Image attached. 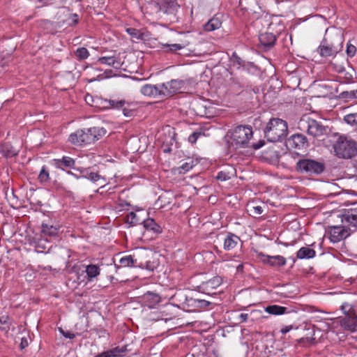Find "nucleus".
<instances>
[{
	"mask_svg": "<svg viewBox=\"0 0 357 357\" xmlns=\"http://www.w3.org/2000/svg\"><path fill=\"white\" fill-rule=\"evenodd\" d=\"M264 310L270 314L282 315L286 313L287 307L278 305H271L266 307Z\"/></svg>",
	"mask_w": 357,
	"mask_h": 357,
	"instance_id": "nucleus-20",
	"label": "nucleus"
},
{
	"mask_svg": "<svg viewBox=\"0 0 357 357\" xmlns=\"http://www.w3.org/2000/svg\"><path fill=\"white\" fill-rule=\"evenodd\" d=\"M87 178L92 181L93 182H97V181H99L100 180H103L105 181V179L103 178H102L98 173H96V172H91Z\"/></svg>",
	"mask_w": 357,
	"mask_h": 357,
	"instance_id": "nucleus-38",
	"label": "nucleus"
},
{
	"mask_svg": "<svg viewBox=\"0 0 357 357\" xmlns=\"http://www.w3.org/2000/svg\"><path fill=\"white\" fill-rule=\"evenodd\" d=\"M341 310L346 316L350 315L351 314H356L352 305L347 303H344L342 305Z\"/></svg>",
	"mask_w": 357,
	"mask_h": 357,
	"instance_id": "nucleus-35",
	"label": "nucleus"
},
{
	"mask_svg": "<svg viewBox=\"0 0 357 357\" xmlns=\"http://www.w3.org/2000/svg\"><path fill=\"white\" fill-rule=\"evenodd\" d=\"M326 233L331 242L335 243L349 236L350 229L346 228V225H344L329 226Z\"/></svg>",
	"mask_w": 357,
	"mask_h": 357,
	"instance_id": "nucleus-6",
	"label": "nucleus"
},
{
	"mask_svg": "<svg viewBox=\"0 0 357 357\" xmlns=\"http://www.w3.org/2000/svg\"><path fill=\"white\" fill-rule=\"evenodd\" d=\"M1 152L6 157H10L17 154V151L8 145H2L0 146Z\"/></svg>",
	"mask_w": 357,
	"mask_h": 357,
	"instance_id": "nucleus-30",
	"label": "nucleus"
},
{
	"mask_svg": "<svg viewBox=\"0 0 357 357\" xmlns=\"http://www.w3.org/2000/svg\"><path fill=\"white\" fill-rule=\"evenodd\" d=\"M239 241L240 238L238 236L233 234H229L224 241V248L228 250H231L237 245Z\"/></svg>",
	"mask_w": 357,
	"mask_h": 357,
	"instance_id": "nucleus-16",
	"label": "nucleus"
},
{
	"mask_svg": "<svg viewBox=\"0 0 357 357\" xmlns=\"http://www.w3.org/2000/svg\"><path fill=\"white\" fill-rule=\"evenodd\" d=\"M237 59H238L237 63H238L240 64V59L238 58Z\"/></svg>",
	"mask_w": 357,
	"mask_h": 357,
	"instance_id": "nucleus-56",
	"label": "nucleus"
},
{
	"mask_svg": "<svg viewBox=\"0 0 357 357\" xmlns=\"http://www.w3.org/2000/svg\"><path fill=\"white\" fill-rule=\"evenodd\" d=\"M164 47H167L169 48V50L171 52H176L177 50H180L183 48V46L180 44H166L163 45Z\"/></svg>",
	"mask_w": 357,
	"mask_h": 357,
	"instance_id": "nucleus-39",
	"label": "nucleus"
},
{
	"mask_svg": "<svg viewBox=\"0 0 357 357\" xmlns=\"http://www.w3.org/2000/svg\"><path fill=\"white\" fill-rule=\"evenodd\" d=\"M192 167V164L190 163H188V162H185L184 163L183 165H182L179 168H178V170H179V173H185L188 171H189L190 169H191Z\"/></svg>",
	"mask_w": 357,
	"mask_h": 357,
	"instance_id": "nucleus-42",
	"label": "nucleus"
},
{
	"mask_svg": "<svg viewBox=\"0 0 357 357\" xmlns=\"http://www.w3.org/2000/svg\"><path fill=\"white\" fill-rule=\"evenodd\" d=\"M105 134L106 130L100 127L79 129L70 134L68 140L74 145L84 146L98 140Z\"/></svg>",
	"mask_w": 357,
	"mask_h": 357,
	"instance_id": "nucleus-1",
	"label": "nucleus"
},
{
	"mask_svg": "<svg viewBox=\"0 0 357 357\" xmlns=\"http://www.w3.org/2000/svg\"><path fill=\"white\" fill-rule=\"evenodd\" d=\"M263 209L262 207L260 206H257L253 207V213L256 215H260L262 213Z\"/></svg>",
	"mask_w": 357,
	"mask_h": 357,
	"instance_id": "nucleus-46",
	"label": "nucleus"
},
{
	"mask_svg": "<svg viewBox=\"0 0 357 357\" xmlns=\"http://www.w3.org/2000/svg\"><path fill=\"white\" fill-rule=\"evenodd\" d=\"M75 55L79 59H85L88 58L89 53L86 48L80 47L76 50Z\"/></svg>",
	"mask_w": 357,
	"mask_h": 357,
	"instance_id": "nucleus-33",
	"label": "nucleus"
},
{
	"mask_svg": "<svg viewBox=\"0 0 357 357\" xmlns=\"http://www.w3.org/2000/svg\"><path fill=\"white\" fill-rule=\"evenodd\" d=\"M344 70V67L342 66H340L337 67V68L336 69V70L338 72V73H341L342 72L343 70Z\"/></svg>",
	"mask_w": 357,
	"mask_h": 357,
	"instance_id": "nucleus-54",
	"label": "nucleus"
},
{
	"mask_svg": "<svg viewBox=\"0 0 357 357\" xmlns=\"http://www.w3.org/2000/svg\"><path fill=\"white\" fill-rule=\"evenodd\" d=\"M260 43L264 47H271L275 42V36L271 33H263L259 36Z\"/></svg>",
	"mask_w": 357,
	"mask_h": 357,
	"instance_id": "nucleus-17",
	"label": "nucleus"
},
{
	"mask_svg": "<svg viewBox=\"0 0 357 357\" xmlns=\"http://www.w3.org/2000/svg\"><path fill=\"white\" fill-rule=\"evenodd\" d=\"M127 32L135 38H139L140 33L138 30L132 28H129L126 29Z\"/></svg>",
	"mask_w": 357,
	"mask_h": 357,
	"instance_id": "nucleus-43",
	"label": "nucleus"
},
{
	"mask_svg": "<svg viewBox=\"0 0 357 357\" xmlns=\"http://www.w3.org/2000/svg\"><path fill=\"white\" fill-rule=\"evenodd\" d=\"M253 135L251 127L238 126L227 132L226 137L229 146L234 149L247 147Z\"/></svg>",
	"mask_w": 357,
	"mask_h": 357,
	"instance_id": "nucleus-2",
	"label": "nucleus"
},
{
	"mask_svg": "<svg viewBox=\"0 0 357 357\" xmlns=\"http://www.w3.org/2000/svg\"><path fill=\"white\" fill-rule=\"evenodd\" d=\"M9 318L8 317H0V329L4 331L9 330Z\"/></svg>",
	"mask_w": 357,
	"mask_h": 357,
	"instance_id": "nucleus-36",
	"label": "nucleus"
},
{
	"mask_svg": "<svg viewBox=\"0 0 357 357\" xmlns=\"http://www.w3.org/2000/svg\"><path fill=\"white\" fill-rule=\"evenodd\" d=\"M201 135H202V132H193L192 134H191L189 136L188 141L191 144H195L197 142L199 137H200Z\"/></svg>",
	"mask_w": 357,
	"mask_h": 357,
	"instance_id": "nucleus-41",
	"label": "nucleus"
},
{
	"mask_svg": "<svg viewBox=\"0 0 357 357\" xmlns=\"http://www.w3.org/2000/svg\"><path fill=\"white\" fill-rule=\"evenodd\" d=\"M222 282V280L219 276L213 277L212 279L202 282L199 288L203 291V292L211 294V291L216 288H218Z\"/></svg>",
	"mask_w": 357,
	"mask_h": 357,
	"instance_id": "nucleus-14",
	"label": "nucleus"
},
{
	"mask_svg": "<svg viewBox=\"0 0 357 357\" xmlns=\"http://www.w3.org/2000/svg\"><path fill=\"white\" fill-rule=\"evenodd\" d=\"M103 103L105 105H103L101 107L102 109L107 108L108 107H112L113 108H121V107H124V105H126V101L123 100H109V101L104 100Z\"/></svg>",
	"mask_w": 357,
	"mask_h": 357,
	"instance_id": "nucleus-27",
	"label": "nucleus"
},
{
	"mask_svg": "<svg viewBox=\"0 0 357 357\" xmlns=\"http://www.w3.org/2000/svg\"><path fill=\"white\" fill-rule=\"evenodd\" d=\"M86 273L89 281H91L100 274V268L95 264H90L86 267Z\"/></svg>",
	"mask_w": 357,
	"mask_h": 357,
	"instance_id": "nucleus-25",
	"label": "nucleus"
},
{
	"mask_svg": "<svg viewBox=\"0 0 357 357\" xmlns=\"http://www.w3.org/2000/svg\"><path fill=\"white\" fill-rule=\"evenodd\" d=\"M71 18H72V21H73L75 24L77 23L78 18H77V15L76 14H73V15H72Z\"/></svg>",
	"mask_w": 357,
	"mask_h": 357,
	"instance_id": "nucleus-52",
	"label": "nucleus"
},
{
	"mask_svg": "<svg viewBox=\"0 0 357 357\" xmlns=\"http://www.w3.org/2000/svg\"><path fill=\"white\" fill-rule=\"evenodd\" d=\"M343 120L348 125L357 126V112L345 115Z\"/></svg>",
	"mask_w": 357,
	"mask_h": 357,
	"instance_id": "nucleus-28",
	"label": "nucleus"
},
{
	"mask_svg": "<svg viewBox=\"0 0 357 357\" xmlns=\"http://www.w3.org/2000/svg\"><path fill=\"white\" fill-rule=\"evenodd\" d=\"M59 331L62 335L67 338L73 339L75 337V334L70 332H64L61 328H59Z\"/></svg>",
	"mask_w": 357,
	"mask_h": 357,
	"instance_id": "nucleus-45",
	"label": "nucleus"
},
{
	"mask_svg": "<svg viewBox=\"0 0 357 357\" xmlns=\"http://www.w3.org/2000/svg\"><path fill=\"white\" fill-rule=\"evenodd\" d=\"M342 222L344 225L347 227L351 226L353 227H357V213L356 211H348L344 213L342 218Z\"/></svg>",
	"mask_w": 357,
	"mask_h": 357,
	"instance_id": "nucleus-15",
	"label": "nucleus"
},
{
	"mask_svg": "<svg viewBox=\"0 0 357 357\" xmlns=\"http://www.w3.org/2000/svg\"><path fill=\"white\" fill-rule=\"evenodd\" d=\"M146 268L151 269V268L148 265H146Z\"/></svg>",
	"mask_w": 357,
	"mask_h": 357,
	"instance_id": "nucleus-57",
	"label": "nucleus"
},
{
	"mask_svg": "<svg viewBox=\"0 0 357 357\" xmlns=\"http://www.w3.org/2000/svg\"><path fill=\"white\" fill-rule=\"evenodd\" d=\"M98 62L102 64H105L114 67L115 68H120L121 65V61L113 56L100 57L98 59Z\"/></svg>",
	"mask_w": 357,
	"mask_h": 357,
	"instance_id": "nucleus-18",
	"label": "nucleus"
},
{
	"mask_svg": "<svg viewBox=\"0 0 357 357\" xmlns=\"http://www.w3.org/2000/svg\"><path fill=\"white\" fill-rule=\"evenodd\" d=\"M315 256V251L307 247H303L297 252V257L299 259H310Z\"/></svg>",
	"mask_w": 357,
	"mask_h": 357,
	"instance_id": "nucleus-22",
	"label": "nucleus"
},
{
	"mask_svg": "<svg viewBox=\"0 0 357 357\" xmlns=\"http://www.w3.org/2000/svg\"><path fill=\"white\" fill-rule=\"evenodd\" d=\"M221 21L217 18L213 17L204 26V29L206 31H213L218 29L221 26Z\"/></svg>",
	"mask_w": 357,
	"mask_h": 357,
	"instance_id": "nucleus-24",
	"label": "nucleus"
},
{
	"mask_svg": "<svg viewBox=\"0 0 357 357\" xmlns=\"http://www.w3.org/2000/svg\"><path fill=\"white\" fill-rule=\"evenodd\" d=\"M341 96L342 98L347 101L357 99V89L342 92Z\"/></svg>",
	"mask_w": 357,
	"mask_h": 357,
	"instance_id": "nucleus-32",
	"label": "nucleus"
},
{
	"mask_svg": "<svg viewBox=\"0 0 357 357\" xmlns=\"http://www.w3.org/2000/svg\"><path fill=\"white\" fill-rule=\"evenodd\" d=\"M143 225L145 229L152 231L155 234H160L162 231L161 227L152 218H147L144 220Z\"/></svg>",
	"mask_w": 357,
	"mask_h": 357,
	"instance_id": "nucleus-19",
	"label": "nucleus"
},
{
	"mask_svg": "<svg viewBox=\"0 0 357 357\" xmlns=\"http://www.w3.org/2000/svg\"><path fill=\"white\" fill-rule=\"evenodd\" d=\"M140 219L136 213L130 212L127 215L126 222L130 225H137L139 222Z\"/></svg>",
	"mask_w": 357,
	"mask_h": 357,
	"instance_id": "nucleus-31",
	"label": "nucleus"
},
{
	"mask_svg": "<svg viewBox=\"0 0 357 357\" xmlns=\"http://www.w3.org/2000/svg\"><path fill=\"white\" fill-rule=\"evenodd\" d=\"M264 145V142H260L259 144H254L252 146L255 149H259Z\"/></svg>",
	"mask_w": 357,
	"mask_h": 357,
	"instance_id": "nucleus-51",
	"label": "nucleus"
},
{
	"mask_svg": "<svg viewBox=\"0 0 357 357\" xmlns=\"http://www.w3.org/2000/svg\"><path fill=\"white\" fill-rule=\"evenodd\" d=\"M216 178H217V179L220 180V181H226V180H228L230 177L226 173H225L223 172H220L218 174Z\"/></svg>",
	"mask_w": 357,
	"mask_h": 357,
	"instance_id": "nucleus-44",
	"label": "nucleus"
},
{
	"mask_svg": "<svg viewBox=\"0 0 357 357\" xmlns=\"http://www.w3.org/2000/svg\"><path fill=\"white\" fill-rule=\"evenodd\" d=\"M333 324L340 325L344 330L354 332L357 331V314H351L341 319H336Z\"/></svg>",
	"mask_w": 357,
	"mask_h": 357,
	"instance_id": "nucleus-9",
	"label": "nucleus"
},
{
	"mask_svg": "<svg viewBox=\"0 0 357 357\" xmlns=\"http://www.w3.org/2000/svg\"><path fill=\"white\" fill-rule=\"evenodd\" d=\"M346 52H347V54L348 55V56L352 57L356 54V48L354 45H353L350 43H347Z\"/></svg>",
	"mask_w": 357,
	"mask_h": 357,
	"instance_id": "nucleus-37",
	"label": "nucleus"
},
{
	"mask_svg": "<svg viewBox=\"0 0 357 357\" xmlns=\"http://www.w3.org/2000/svg\"><path fill=\"white\" fill-rule=\"evenodd\" d=\"M59 228L57 226L43 223L42 232L45 236H56L59 233Z\"/></svg>",
	"mask_w": 357,
	"mask_h": 357,
	"instance_id": "nucleus-21",
	"label": "nucleus"
},
{
	"mask_svg": "<svg viewBox=\"0 0 357 357\" xmlns=\"http://www.w3.org/2000/svg\"><path fill=\"white\" fill-rule=\"evenodd\" d=\"M287 123L278 118L271 119L264 130L265 137L270 142L280 141L287 136Z\"/></svg>",
	"mask_w": 357,
	"mask_h": 357,
	"instance_id": "nucleus-3",
	"label": "nucleus"
},
{
	"mask_svg": "<svg viewBox=\"0 0 357 357\" xmlns=\"http://www.w3.org/2000/svg\"><path fill=\"white\" fill-rule=\"evenodd\" d=\"M144 299L146 302L148 303V305L150 307H153L160 301V298L157 294H154L152 292H147L144 296Z\"/></svg>",
	"mask_w": 357,
	"mask_h": 357,
	"instance_id": "nucleus-23",
	"label": "nucleus"
},
{
	"mask_svg": "<svg viewBox=\"0 0 357 357\" xmlns=\"http://www.w3.org/2000/svg\"><path fill=\"white\" fill-rule=\"evenodd\" d=\"M38 179L39 182L41 183H45L49 181L50 180V173L45 166H43L39 173L38 176Z\"/></svg>",
	"mask_w": 357,
	"mask_h": 357,
	"instance_id": "nucleus-29",
	"label": "nucleus"
},
{
	"mask_svg": "<svg viewBox=\"0 0 357 357\" xmlns=\"http://www.w3.org/2000/svg\"><path fill=\"white\" fill-rule=\"evenodd\" d=\"M292 328L293 326L291 325L283 327L280 331L282 334H286L287 333L289 332L292 329Z\"/></svg>",
	"mask_w": 357,
	"mask_h": 357,
	"instance_id": "nucleus-47",
	"label": "nucleus"
},
{
	"mask_svg": "<svg viewBox=\"0 0 357 357\" xmlns=\"http://www.w3.org/2000/svg\"><path fill=\"white\" fill-rule=\"evenodd\" d=\"M343 40L341 36L337 37V44H328L324 42L319 47V52L321 56H335L342 48Z\"/></svg>",
	"mask_w": 357,
	"mask_h": 357,
	"instance_id": "nucleus-7",
	"label": "nucleus"
},
{
	"mask_svg": "<svg viewBox=\"0 0 357 357\" xmlns=\"http://www.w3.org/2000/svg\"><path fill=\"white\" fill-rule=\"evenodd\" d=\"M334 151L339 158H351L357 154L356 144L346 136H340L334 144Z\"/></svg>",
	"mask_w": 357,
	"mask_h": 357,
	"instance_id": "nucleus-4",
	"label": "nucleus"
},
{
	"mask_svg": "<svg viewBox=\"0 0 357 357\" xmlns=\"http://www.w3.org/2000/svg\"><path fill=\"white\" fill-rule=\"evenodd\" d=\"M55 162L56 165L59 167L61 165H63L64 167L69 168H74V165L75 162L73 158L68 156H63L62 159L56 160Z\"/></svg>",
	"mask_w": 357,
	"mask_h": 357,
	"instance_id": "nucleus-26",
	"label": "nucleus"
},
{
	"mask_svg": "<svg viewBox=\"0 0 357 357\" xmlns=\"http://www.w3.org/2000/svg\"><path fill=\"white\" fill-rule=\"evenodd\" d=\"M307 146V139L302 134H294L287 141V146L290 149L301 150L306 148Z\"/></svg>",
	"mask_w": 357,
	"mask_h": 357,
	"instance_id": "nucleus-10",
	"label": "nucleus"
},
{
	"mask_svg": "<svg viewBox=\"0 0 357 357\" xmlns=\"http://www.w3.org/2000/svg\"><path fill=\"white\" fill-rule=\"evenodd\" d=\"M257 257L266 264L271 266L280 267L286 264V259L281 255L270 256L263 253H258Z\"/></svg>",
	"mask_w": 357,
	"mask_h": 357,
	"instance_id": "nucleus-11",
	"label": "nucleus"
},
{
	"mask_svg": "<svg viewBox=\"0 0 357 357\" xmlns=\"http://www.w3.org/2000/svg\"><path fill=\"white\" fill-rule=\"evenodd\" d=\"M184 86V82L179 79H172L167 83L161 84L162 97L171 96L181 92Z\"/></svg>",
	"mask_w": 357,
	"mask_h": 357,
	"instance_id": "nucleus-8",
	"label": "nucleus"
},
{
	"mask_svg": "<svg viewBox=\"0 0 357 357\" xmlns=\"http://www.w3.org/2000/svg\"><path fill=\"white\" fill-rule=\"evenodd\" d=\"M123 114L126 116H131L132 114V111L131 109H128L126 108L123 109Z\"/></svg>",
	"mask_w": 357,
	"mask_h": 357,
	"instance_id": "nucleus-49",
	"label": "nucleus"
},
{
	"mask_svg": "<svg viewBox=\"0 0 357 357\" xmlns=\"http://www.w3.org/2000/svg\"><path fill=\"white\" fill-rule=\"evenodd\" d=\"M248 318V314H245V313H241L240 315H239V319L241 322H245L247 321Z\"/></svg>",
	"mask_w": 357,
	"mask_h": 357,
	"instance_id": "nucleus-48",
	"label": "nucleus"
},
{
	"mask_svg": "<svg viewBox=\"0 0 357 357\" xmlns=\"http://www.w3.org/2000/svg\"><path fill=\"white\" fill-rule=\"evenodd\" d=\"M28 345V342L26 340L22 338L21 342V348L23 349Z\"/></svg>",
	"mask_w": 357,
	"mask_h": 357,
	"instance_id": "nucleus-50",
	"label": "nucleus"
},
{
	"mask_svg": "<svg viewBox=\"0 0 357 357\" xmlns=\"http://www.w3.org/2000/svg\"><path fill=\"white\" fill-rule=\"evenodd\" d=\"M243 269V264H239L238 266H237V271H241Z\"/></svg>",
	"mask_w": 357,
	"mask_h": 357,
	"instance_id": "nucleus-55",
	"label": "nucleus"
},
{
	"mask_svg": "<svg viewBox=\"0 0 357 357\" xmlns=\"http://www.w3.org/2000/svg\"><path fill=\"white\" fill-rule=\"evenodd\" d=\"M297 169L302 173L318 174L324 171V165L313 160L303 159L298 161Z\"/></svg>",
	"mask_w": 357,
	"mask_h": 357,
	"instance_id": "nucleus-5",
	"label": "nucleus"
},
{
	"mask_svg": "<svg viewBox=\"0 0 357 357\" xmlns=\"http://www.w3.org/2000/svg\"><path fill=\"white\" fill-rule=\"evenodd\" d=\"M87 103H89V101H92L91 105L93 107H98V104L99 102H102V100L100 98H96V99H93L92 96H87L85 98Z\"/></svg>",
	"mask_w": 357,
	"mask_h": 357,
	"instance_id": "nucleus-40",
	"label": "nucleus"
},
{
	"mask_svg": "<svg viewBox=\"0 0 357 357\" xmlns=\"http://www.w3.org/2000/svg\"><path fill=\"white\" fill-rule=\"evenodd\" d=\"M307 132L310 135L314 137H319L326 133V129L319 122L313 119H309L307 121Z\"/></svg>",
	"mask_w": 357,
	"mask_h": 357,
	"instance_id": "nucleus-12",
	"label": "nucleus"
},
{
	"mask_svg": "<svg viewBox=\"0 0 357 357\" xmlns=\"http://www.w3.org/2000/svg\"><path fill=\"white\" fill-rule=\"evenodd\" d=\"M140 91L143 95L151 98L162 97L161 84H145L141 88Z\"/></svg>",
	"mask_w": 357,
	"mask_h": 357,
	"instance_id": "nucleus-13",
	"label": "nucleus"
},
{
	"mask_svg": "<svg viewBox=\"0 0 357 357\" xmlns=\"http://www.w3.org/2000/svg\"><path fill=\"white\" fill-rule=\"evenodd\" d=\"M199 303H202V306H207L210 304L208 301H204V300H199L198 301Z\"/></svg>",
	"mask_w": 357,
	"mask_h": 357,
	"instance_id": "nucleus-53",
	"label": "nucleus"
},
{
	"mask_svg": "<svg viewBox=\"0 0 357 357\" xmlns=\"http://www.w3.org/2000/svg\"><path fill=\"white\" fill-rule=\"evenodd\" d=\"M120 264L121 266L126 267V266H130L134 265L135 261H134L132 257L129 255V256L122 257L120 259Z\"/></svg>",
	"mask_w": 357,
	"mask_h": 357,
	"instance_id": "nucleus-34",
	"label": "nucleus"
}]
</instances>
